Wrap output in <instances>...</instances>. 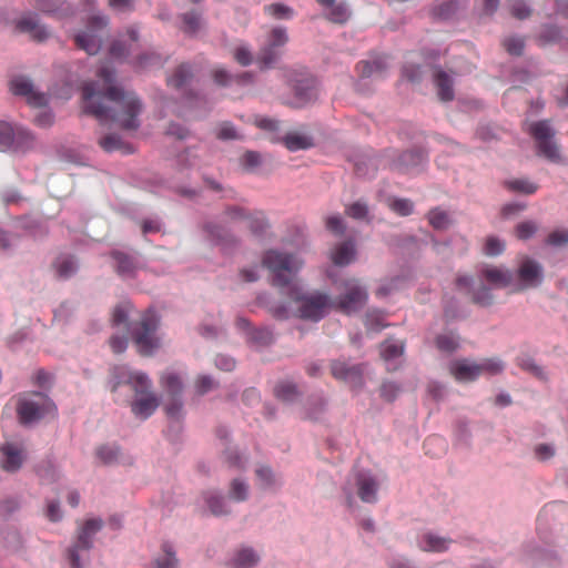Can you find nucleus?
Wrapping results in <instances>:
<instances>
[{"label":"nucleus","mask_w":568,"mask_h":568,"mask_svg":"<svg viewBox=\"0 0 568 568\" xmlns=\"http://www.w3.org/2000/svg\"><path fill=\"white\" fill-rule=\"evenodd\" d=\"M99 81L85 82L82 87L83 110L101 123L115 122L123 130H136L142 103L132 91L114 84V71L102 67Z\"/></svg>","instance_id":"f257e3e1"},{"label":"nucleus","mask_w":568,"mask_h":568,"mask_svg":"<svg viewBox=\"0 0 568 568\" xmlns=\"http://www.w3.org/2000/svg\"><path fill=\"white\" fill-rule=\"evenodd\" d=\"M262 262L273 274L272 284L281 288L287 287V294L296 304L300 318L318 322L334 308V301L327 294L321 292L303 294L292 283L293 276L302 266V262L295 255L270 250L265 252Z\"/></svg>","instance_id":"f03ea898"},{"label":"nucleus","mask_w":568,"mask_h":568,"mask_svg":"<svg viewBox=\"0 0 568 568\" xmlns=\"http://www.w3.org/2000/svg\"><path fill=\"white\" fill-rule=\"evenodd\" d=\"M113 374L118 382L114 383L112 392L121 384H130L136 395V399L131 404L132 413L141 419L149 418L158 408L159 399L149 390L151 382L148 376L139 372H129L125 367H115Z\"/></svg>","instance_id":"7ed1b4c3"},{"label":"nucleus","mask_w":568,"mask_h":568,"mask_svg":"<svg viewBox=\"0 0 568 568\" xmlns=\"http://www.w3.org/2000/svg\"><path fill=\"white\" fill-rule=\"evenodd\" d=\"M158 327L159 317L152 310L142 313L139 321L131 325L130 334L141 355H152L160 347V338L156 335Z\"/></svg>","instance_id":"20e7f679"},{"label":"nucleus","mask_w":568,"mask_h":568,"mask_svg":"<svg viewBox=\"0 0 568 568\" xmlns=\"http://www.w3.org/2000/svg\"><path fill=\"white\" fill-rule=\"evenodd\" d=\"M103 521L101 519H88L78 530L77 540L68 549V559L71 568H82L89 560V551L93 545V537L101 530Z\"/></svg>","instance_id":"39448f33"},{"label":"nucleus","mask_w":568,"mask_h":568,"mask_svg":"<svg viewBox=\"0 0 568 568\" xmlns=\"http://www.w3.org/2000/svg\"><path fill=\"white\" fill-rule=\"evenodd\" d=\"M54 403L42 393L24 395L19 399L17 413L22 424H30L45 415L54 414Z\"/></svg>","instance_id":"423d86ee"},{"label":"nucleus","mask_w":568,"mask_h":568,"mask_svg":"<svg viewBox=\"0 0 568 568\" xmlns=\"http://www.w3.org/2000/svg\"><path fill=\"white\" fill-rule=\"evenodd\" d=\"M529 133L535 139L538 154L554 163L564 161L559 146L554 140L555 131L548 121L534 122L529 128Z\"/></svg>","instance_id":"0eeeda50"},{"label":"nucleus","mask_w":568,"mask_h":568,"mask_svg":"<svg viewBox=\"0 0 568 568\" xmlns=\"http://www.w3.org/2000/svg\"><path fill=\"white\" fill-rule=\"evenodd\" d=\"M356 488L357 496L363 503L374 504L377 501V491L379 484L375 476L366 471H357L354 474L353 483L348 481L343 490L349 507L354 504L353 488Z\"/></svg>","instance_id":"6e6552de"},{"label":"nucleus","mask_w":568,"mask_h":568,"mask_svg":"<svg viewBox=\"0 0 568 568\" xmlns=\"http://www.w3.org/2000/svg\"><path fill=\"white\" fill-rule=\"evenodd\" d=\"M544 280L541 264L528 256L520 260L516 275L514 274V286L511 293H519L528 288L537 287Z\"/></svg>","instance_id":"1a4fd4ad"},{"label":"nucleus","mask_w":568,"mask_h":568,"mask_svg":"<svg viewBox=\"0 0 568 568\" xmlns=\"http://www.w3.org/2000/svg\"><path fill=\"white\" fill-rule=\"evenodd\" d=\"M109 19L106 16H93L89 19L87 30L79 32L74 37L77 47L88 54H97L102 45V39L99 31L106 28Z\"/></svg>","instance_id":"9d476101"},{"label":"nucleus","mask_w":568,"mask_h":568,"mask_svg":"<svg viewBox=\"0 0 568 568\" xmlns=\"http://www.w3.org/2000/svg\"><path fill=\"white\" fill-rule=\"evenodd\" d=\"M344 293L334 302V308L351 314L361 310L368 297L367 291L358 280H347L343 284Z\"/></svg>","instance_id":"9b49d317"},{"label":"nucleus","mask_w":568,"mask_h":568,"mask_svg":"<svg viewBox=\"0 0 568 568\" xmlns=\"http://www.w3.org/2000/svg\"><path fill=\"white\" fill-rule=\"evenodd\" d=\"M160 384L168 396V402L164 405L166 415L171 418H179L183 407L181 399L183 383L181 377L174 372H165L160 377Z\"/></svg>","instance_id":"f8f14e48"},{"label":"nucleus","mask_w":568,"mask_h":568,"mask_svg":"<svg viewBox=\"0 0 568 568\" xmlns=\"http://www.w3.org/2000/svg\"><path fill=\"white\" fill-rule=\"evenodd\" d=\"M226 221H242L255 235L263 234L268 229V222L262 211L250 212L240 206H230L224 212Z\"/></svg>","instance_id":"ddd939ff"},{"label":"nucleus","mask_w":568,"mask_h":568,"mask_svg":"<svg viewBox=\"0 0 568 568\" xmlns=\"http://www.w3.org/2000/svg\"><path fill=\"white\" fill-rule=\"evenodd\" d=\"M293 99L287 102L292 108H304L317 99V84L312 77H302L292 84Z\"/></svg>","instance_id":"4468645a"},{"label":"nucleus","mask_w":568,"mask_h":568,"mask_svg":"<svg viewBox=\"0 0 568 568\" xmlns=\"http://www.w3.org/2000/svg\"><path fill=\"white\" fill-rule=\"evenodd\" d=\"M10 90L14 95L26 98L31 106H44L48 102L47 95L34 90L32 82L22 75L14 77L11 80Z\"/></svg>","instance_id":"2eb2a0df"},{"label":"nucleus","mask_w":568,"mask_h":568,"mask_svg":"<svg viewBox=\"0 0 568 568\" xmlns=\"http://www.w3.org/2000/svg\"><path fill=\"white\" fill-rule=\"evenodd\" d=\"M479 277L495 288H511L514 286V272L495 265H485L479 271Z\"/></svg>","instance_id":"dca6fc26"},{"label":"nucleus","mask_w":568,"mask_h":568,"mask_svg":"<svg viewBox=\"0 0 568 568\" xmlns=\"http://www.w3.org/2000/svg\"><path fill=\"white\" fill-rule=\"evenodd\" d=\"M331 372L334 378L343 381L352 387H359L363 384V365H349L342 361H334Z\"/></svg>","instance_id":"f3484780"},{"label":"nucleus","mask_w":568,"mask_h":568,"mask_svg":"<svg viewBox=\"0 0 568 568\" xmlns=\"http://www.w3.org/2000/svg\"><path fill=\"white\" fill-rule=\"evenodd\" d=\"M16 31L27 33L29 37L38 42L47 40L50 36L48 29L39 23L37 14L28 13L22 16L16 21Z\"/></svg>","instance_id":"a211bd4d"},{"label":"nucleus","mask_w":568,"mask_h":568,"mask_svg":"<svg viewBox=\"0 0 568 568\" xmlns=\"http://www.w3.org/2000/svg\"><path fill=\"white\" fill-rule=\"evenodd\" d=\"M449 373L454 378L462 383L474 382L479 377V367L477 363L467 358L456 359L449 364Z\"/></svg>","instance_id":"6ab92c4d"},{"label":"nucleus","mask_w":568,"mask_h":568,"mask_svg":"<svg viewBox=\"0 0 568 568\" xmlns=\"http://www.w3.org/2000/svg\"><path fill=\"white\" fill-rule=\"evenodd\" d=\"M1 453L3 456L1 465L7 471H17L26 458L22 448L13 443L2 445Z\"/></svg>","instance_id":"aec40b11"},{"label":"nucleus","mask_w":568,"mask_h":568,"mask_svg":"<svg viewBox=\"0 0 568 568\" xmlns=\"http://www.w3.org/2000/svg\"><path fill=\"white\" fill-rule=\"evenodd\" d=\"M356 248L353 241L339 243L332 252V261L335 265L345 266L355 260Z\"/></svg>","instance_id":"412c9836"},{"label":"nucleus","mask_w":568,"mask_h":568,"mask_svg":"<svg viewBox=\"0 0 568 568\" xmlns=\"http://www.w3.org/2000/svg\"><path fill=\"white\" fill-rule=\"evenodd\" d=\"M434 83L442 101L448 102L454 99L453 79L445 71L437 70L435 72Z\"/></svg>","instance_id":"4be33fe9"},{"label":"nucleus","mask_w":568,"mask_h":568,"mask_svg":"<svg viewBox=\"0 0 568 568\" xmlns=\"http://www.w3.org/2000/svg\"><path fill=\"white\" fill-rule=\"evenodd\" d=\"M386 69L387 63L384 58H377L372 61L363 60L356 64V71L362 78L382 75Z\"/></svg>","instance_id":"5701e85b"},{"label":"nucleus","mask_w":568,"mask_h":568,"mask_svg":"<svg viewBox=\"0 0 568 568\" xmlns=\"http://www.w3.org/2000/svg\"><path fill=\"white\" fill-rule=\"evenodd\" d=\"M450 542V539L427 532L423 535L419 541V548L423 551L442 552L448 549Z\"/></svg>","instance_id":"b1692460"},{"label":"nucleus","mask_w":568,"mask_h":568,"mask_svg":"<svg viewBox=\"0 0 568 568\" xmlns=\"http://www.w3.org/2000/svg\"><path fill=\"white\" fill-rule=\"evenodd\" d=\"M112 258L115 261V271L121 276L132 275L135 271L136 264L134 258L121 251H112Z\"/></svg>","instance_id":"393cba45"},{"label":"nucleus","mask_w":568,"mask_h":568,"mask_svg":"<svg viewBox=\"0 0 568 568\" xmlns=\"http://www.w3.org/2000/svg\"><path fill=\"white\" fill-rule=\"evenodd\" d=\"M34 144L33 135L23 128H14L12 146L9 151L26 152L30 150Z\"/></svg>","instance_id":"a878e982"},{"label":"nucleus","mask_w":568,"mask_h":568,"mask_svg":"<svg viewBox=\"0 0 568 568\" xmlns=\"http://www.w3.org/2000/svg\"><path fill=\"white\" fill-rule=\"evenodd\" d=\"M283 143L287 150L295 152L298 150H306L313 146L311 136L297 132H290L283 138Z\"/></svg>","instance_id":"bb28decb"},{"label":"nucleus","mask_w":568,"mask_h":568,"mask_svg":"<svg viewBox=\"0 0 568 568\" xmlns=\"http://www.w3.org/2000/svg\"><path fill=\"white\" fill-rule=\"evenodd\" d=\"M505 189L514 193L531 195L537 192L538 185L528 179H513L503 182Z\"/></svg>","instance_id":"cd10ccee"},{"label":"nucleus","mask_w":568,"mask_h":568,"mask_svg":"<svg viewBox=\"0 0 568 568\" xmlns=\"http://www.w3.org/2000/svg\"><path fill=\"white\" fill-rule=\"evenodd\" d=\"M54 268L60 278H69L78 271V263L71 255H60L54 262Z\"/></svg>","instance_id":"c85d7f7f"},{"label":"nucleus","mask_w":568,"mask_h":568,"mask_svg":"<svg viewBox=\"0 0 568 568\" xmlns=\"http://www.w3.org/2000/svg\"><path fill=\"white\" fill-rule=\"evenodd\" d=\"M325 10V18L332 23L345 24L351 18V11L344 3H333Z\"/></svg>","instance_id":"c756f323"},{"label":"nucleus","mask_w":568,"mask_h":568,"mask_svg":"<svg viewBox=\"0 0 568 568\" xmlns=\"http://www.w3.org/2000/svg\"><path fill=\"white\" fill-rule=\"evenodd\" d=\"M192 78L191 67L186 63L179 65L174 73L168 79V84L174 89L184 88Z\"/></svg>","instance_id":"7c9ffc66"},{"label":"nucleus","mask_w":568,"mask_h":568,"mask_svg":"<svg viewBox=\"0 0 568 568\" xmlns=\"http://www.w3.org/2000/svg\"><path fill=\"white\" fill-rule=\"evenodd\" d=\"M561 39V29L555 24L542 26L538 33L536 41L539 45L544 47L559 42Z\"/></svg>","instance_id":"2f4dec72"},{"label":"nucleus","mask_w":568,"mask_h":568,"mask_svg":"<svg viewBox=\"0 0 568 568\" xmlns=\"http://www.w3.org/2000/svg\"><path fill=\"white\" fill-rule=\"evenodd\" d=\"M258 561V556L255 554V551L252 548H241L234 559H233V566L235 568H251L254 565H256Z\"/></svg>","instance_id":"473e14b6"},{"label":"nucleus","mask_w":568,"mask_h":568,"mask_svg":"<svg viewBox=\"0 0 568 568\" xmlns=\"http://www.w3.org/2000/svg\"><path fill=\"white\" fill-rule=\"evenodd\" d=\"M204 230L207 233L209 237L212 241L216 242L217 244H226L229 242H232V237L229 234L227 230L217 223H206Z\"/></svg>","instance_id":"72a5a7b5"},{"label":"nucleus","mask_w":568,"mask_h":568,"mask_svg":"<svg viewBox=\"0 0 568 568\" xmlns=\"http://www.w3.org/2000/svg\"><path fill=\"white\" fill-rule=\"evenodd\" d=\"M281 55V50L265 43L261 49L256 58V62L261 68L271 67Z\"/></svg>","instance_id":"f704fd0d"},{"label":"nucleus","mask_w":568,"mask_h":568,"mask_svg":"<svg viewBox=\"0 0 568 568\" xmlns=\"http://www.w3.org/2000/svg\"><path fill=\"white\" fill-rule=\"evenodd\" d=\"M99 144L108 152L115 150L123 151L125 153L132 152V149L124 143L118 134H109L100 139Z\"/></svg>","instance_id":"c9c22d12"},{"label":"nucleus","mask_w":568,"mask_h":568,"mask_svg":"<svg viewBox=\"0 0 568 568\" xmlns=\"http://www.w3.org/2000/svg\"><path fill=\"white\" fill-rule=\"evenodd\" d=\"M526 38L521 36H508L501 41V45L510 55H521L525 49Z\"/></svg>","instance_id":"e433bc0d"},{"label":"nucleus","mask_w":568,"mask_h":568,"mask_svg":"<svg viewBox=\"0 0 568 568\" xmlns=\"http://www.w3.org/2000/svg\"><path fill=\"white\" fill-rule=\"evenodd\" d=\"M264 12L276 20H290L294 16V10L283 3H271L264 7Z\"/></svg>","instance_id":"4c0bfd02"},{"label":"nucleus","mask_w":568,"mask_h":568,"mask_svg":"<svg viewBox=\"0 0 568 568\" xmlns=\"http://www.w3.org/2000/svg\"><path fill=\"white\" fill-rule=\"evenodd\" d=\"M446 449V442L437 435L428 436L424 442V450L427 455L436 457L442 455Z\"/></svg>","instance_id":"58836bf2"},{"label":"nucleus","mask_w":568,"mask_h":568,"mask_svg":"<svg viewBox=\"0 0 568 568\" xmlns=\"http://www.w3.org/2000/svg\"><path fill=\"white\" fill-rule=\"evenodd\" d=\"M404 345L398 341H386L381 345V356L384 361L395 359L402 356Z\"/></svg>","instance_id":"ea45409f"},{"label":"nucleus","mask_w":568,"mask_h":568,"mask_svg":"<svg viewBox=\"0 0 568 568\" xmlns=\"http://www.w3.org/2000/svg\"><path fill=\"white\" fill-rule=\"evenodd\" d=\"M424 161V154L419 151L404 152L396 163L399 171H406L409 166L418 165Z\"/></svg>","instance_id":"a19ab883"},{"label":"nucleus","mask_w":568,"mask_h":568,"mask_svg":"<svg viewBox=\"0 0 568 568\" xmlns=\"http://www.w3.org/2000/svg\"><path fill=\"white\" fill-rule=\"evenodd\" d=\"M435 343L439 351L446 353H452L459 346L458 337L452 332L438 335Z\"/></svg>","instance_id":"79ce46f5"},{"label":"nucleus","mask_w":568,"mask_h":568,"mask_svg":"<svg viewBox=\"0 0 568 568\" xmlns=\"http://www.w3.org/2000/svg\"><path fill=\"white\" fill-rule=\"evenodd\" d=\"M507 6L510 14L516 19L524 20L531 14V9L525 0H508Z\"/></svg>","instance_id":"37998d69"},{"label":"nucleus","mask_w":568,"mask_h":568,"mask_svg":"<svg viewBox=\"0 0 568 568\" xmlns=\"http://www.w3.org/2000/svg\"><path fill=\"white\" fill-rule=\"evenodd\" d=\"M479 367V376L481 375H497L504 371V364L498 358H486L477 363Z\"/></svg>","instance_id":"c03bdc74"},{"label":"nucleus","mask_w":568,"mask_h":568,"mask_svg":"<svg viewBox=\"0 0 568 568\" xmlns=\"http://www.w3.org/2000/svg\"><path fill=\"white\" fill-rule=\"evenodd\" d=\"M164 555L155 560L158 568H179V561L172 549V546L164 544L162 546Z\"/></svg>","instance_id":"a18cd8bd"},{"label":"nucleus","mask_w":568,"mask_h":568,"mask_svg":"<svg viewBox=\"0 0 568 568\" xmlns=\"http://www.w3.org/2000/svg\"><path fill=\"white\" fill-rule=\"evenodd\" d=\"M275 396L283 402H292L297 395V388L292 383H280L274 389Z\"/></svg>","instance_id":"49530a36"},{"label":"nucleus","mask_w":568,"mask_h":568,"mask_svg":"<svg viewBox=\"0 0 568 568\" xmlns=\"http://www.w3.org/2000/svg\"><path fill=\"white\" fill-rule=\"evenodd\" d=\"M471 300L475 304L480 306H489L494 303L491 290L487 286L480 285L471 293Z\"/></svg>","instance_id":"de8ad7c7"},{"label":"nucleus","mask_w":568,"mask_h":568,"mask_svg":"<svg viewBox=\"0 0 568 568\" xmlns=\"http://www.w3.org/2000/svg\"><path fill=\"white\" fill-rule=\"evenodd\" d=\"M14 128L4 121H0V151H9L12 146Z\"/></svg>","instance_id":"09e8293b"},{"label":"nucleus","mask_w":568,"mask_h":568,"mask_svg":"<svg viewBox=\"0 0 568 568\" xmlns=\"http://www.w3.org/2000/svg\"><path fill=\"white\" fill-rule=\"evenodd\" d=\"M428 222L434 229L437 230H444L450 223L448 214L439 209L432 210L428 213Z\"/></svg>","instance_id":"8fccbe9b"},{"label":"nucleus","mask_w":568,"mask_h":568,"mask_svg":"<svg viewBox=\"0 0 568 568\" xmlns=\"http://www.w3.org/2000/svg\"><path fill=\"white\" fill-rule=\"evenodd\" d=\"M288 41L286 29L282 27L273 28L267 37L266 43L277 49L283 48Z\"/></svg>","instance_id":"3c124183"},{"label":"nucleus","mask_w":568,"mask_h":568,"mask_svg":"<svg viewBox=\"0 0 568 568\" xmlns=\"http://www.w3.org/2000/svg\"><path fill=\"white\" fill-rule=\"evenodd\" d=\"M365 325L369 331L378 332L386 327L385 316L382 312L373 311L366 314Z\"/></svg>","instance_id":"603ef678"},{"label":"nucleus","mask_w":568,"mask_h":568,"mask_svg":"<svg viewBox=\"0 0 568 568\" xmlns=\"http://www.w3.org/2000/svg\"><path fill=\"white\" fill-rule=\"evenodd\" d=\"M131 310L132 305L130 302H122L118 304L112 313V323L114 325L126 323Z\"/></svg>","instance_id":"864d4df0"},{"label":"nucleus","mask_w":568,"mask_h":568,"mask_svg":"<svg viewBox=\"0 0 568 568\" xmlns=\"http://www.w3.org/2000/svg\"><path fill=\"white\" fill-rule=\"evenodd\" d=\"M182 20L184 23V32L193 34L199 31L201 27V19L196 12L192 11L184 13L182 16Z\"/></svg>","instance_id":"5fc2aeb1"},{"label":"nucleus","mask_w":568,"mask_h":568,"mask_svg":"<svg viewBox=\"0 0 568 568\" xmlns=\"http://www.w3.org/2000/svg\"><path fill=\"white\" fill-rule=\"evenodd\" d=\"M505 243L496 236H489L484 246V253L488 256H496L504 252Z\"/></svg>","instance_id":"6e6d98bb"},{"label":"nucleus","mask_w":568,"mask_h":568,"mask_svg":"<svg viewBox=\"0 0 568 568\" xmlns=\"http://www.w3.org/2000/svg\"><path fill=\"white\" fill-rule=\"evenodd\" d=\"M247 491H248V486L240 480V479H234L232 483H231V489H230V496L237 500V501H242V500H245L247 498Z\"/></svg>","instance_id":"4d7b16f0"},{"label":"nucleus","mask_w":568,"mask_h":568,"mask_svg":"<svg viewBox=\"0 0 568 568\" xmlns=\"http://www.w3.org/2000/svg\"><path fill=\"white\" fill-rule=\"evenodd\" d=\"M458 9V3L454 0L446 1L434 9V14L442 19L450 18Z\"/></svg>","instance_id":"13d9d810"},{"label":"nucleus","mask_w":568,"mask_h":568,"mask_svg":"<svg viewBox=\"0 0 568 568\" xmlns=\"http://www.w3.org/2000/svg\"><path fill=\"white\" fill-rule=\"evenodd\" d=\"M207 506L213 515H223L225 510V501L223 497L209 494L206 497Z\"/></svg>","instance_id":"bf43d9fd"},{"label":"nucleus","mask_w":568,"mask_h":568,"mask_svg":"<svg viewBox=\"0 0 568 568\" xmlns=\"http://www.w3.org/2000/svg\"><path fill=\"white\" fill-rule=\"evenodd\" d=\"M537 229L535 222L525 221L516 226V235L520 240H528L537 232Z\"/></svg>","instance_id":"052dcab7"},{"label":"nucleus","mask_w":568,"mask_h":568,"mask_svg":"<svg viewBox=\"0 0 568 568\" xmlns=\"http://www.w3.org/2000/svg\"><path fill=\"white\" fill-rule=\"evenodd\" d=\"M413 202L407 199H396L390 203V209L402 216L413 213Z\"/></svg>","instance_id":"680f3d73"},{"label":"nucleus","mask_w":568,"mask_h":568,"mask_svg":"<svg viewBox=\"0 0 568 568\" xmlns=\"http://www.w3.org/2000/svg\"><path fill=\"white\" fill-rule=\"evenodd\" d=\"M519 366L536 376L537 378L544 379L545 374L541 367H539L532 358L523 357L518 359Z\"/></svg>","instance_id":"e2e57ef3"},{"label":"nucleus","mask_w":568,"mask_h":568,"mask_svg":"<svg viewBox=\"0 0 568 568\" xmlns=\"http://www.w3.org/2000/svg\"><path fill=\"white\" fill-rule=\"evenodd\" d=\"M546 243L551 246H564L568 244V230L552 231L547 236Z\"/></svg>","instance_id":"0e129e2a"},{"label":"nucleus","mask_w":568,"mask_h":568,"mask_svg":"<svg viewBox=\"0 0 568 568\" xmlns=\"http://www.w3.org/2000/svg\"><path fill=\"white\" fill-rule=\"evenodd\" d=\"M98 457L104 464H110L118 458L119 449L115 446H101L97 450Z\"/></svg>","instance_id":"69168bd1"},{"label":"nucleus","mask_w":568,"mask_h":568,"mask_svg":"<svg viewBox=\"0 0 568 568\" xmlns=\"http://www.w3.org/2000/svg\"><path fill=\"white\" fill-rule=\"evenodd\" d=\"M234 59L237 63L243 67L250 65L253 61V55L248 47L239 45L234 50Z\"/></svg>","instance_id":"338daca9"},{"label":"nucleus","mask_w":568,"mask_h":568,"mask_svg":"<svg viewBox=\"0 0 568 568\" xmlns=\"http://www.w3.org/2000/svg\"><path fill=\"white\" fill-rule=\"evenodd\" d=\"M131 47H128L124 41L115 40L110 47V54L115 59H122L129 55Z\"/></svg>","instance_id":"774afa93"}]
</instances>
